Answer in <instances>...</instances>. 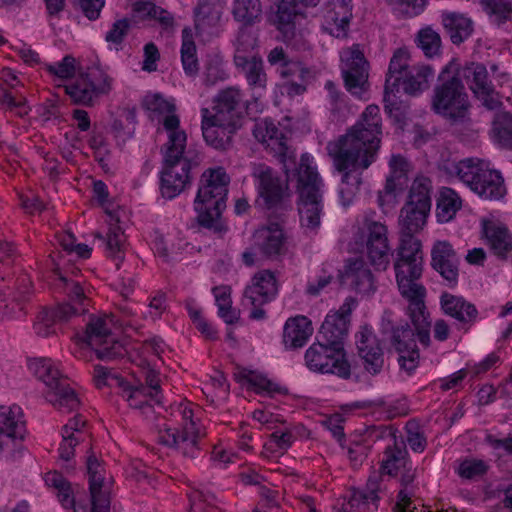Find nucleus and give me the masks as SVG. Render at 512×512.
Segmentation results:
<instances>
[{"mask_svg": "<svg viewBox=\"0 0 512 512\" xmlns=\"http://www.w3.org/2000/svg\"><path fill=\"white\" fill-rule=\"evenodd\" d=\"M429 213L430 210L406 202L399 215L400 234L414 236L421 231L426 225Z\"/></svg>", "mask_w": 512, "mask_h": 512, "instance_id": "obj_34", "label": "nucleus"}, {"mask_svg": "<svg viewBox=\"0 0 512 512\" xmlns=\"http://www.w3.org/2000/svg\"><path fill=\"white\" fill-rule=\"evenodd\" d=\"M185 420H190L191 427H185L183 430L176 428L160 429L158 433V441L160 444L179 451L184 457L195 458L199 451L198 433L193 431L194 422L192 420L193 411L185 407L182 410Z\"/></svg>", "mask_w": 512, "mask_h": 512, "instance_id": "obj_15", "label": "nucleus"}, {"mask_svg": "<svg viewBox=\"0 0 512 512\" xmlns=\"http://www.w3.org/2000/svg\"><path fill=\"white\" fill-rule=\"evenodd\" d=\"M238 380H245L251 386L257 389L258 392L265 391L267 393L278 392L279 387L277 384L269 380L262 374H257L251 370L243 369L239 373L235 374Z\"/></svg>", "mask_w": 512, "mask_h": 512, "instance_id": "obj_53", "label": "nucleus"}, {"mask_svg": "<svg viewBox=\"0 0 512 512\" xmlns=\"http://www.w3.org/2000/svg\"><path fill=\"white\" fill-rule=\"evenodd\" d=\"M252 176L258 181V193L267 208L276 207L289 196L287 180L265 164L255 165Z\"/></svg>", "mask_w": 512, "mask_h": 512, "instance_id": "obj_16", "label": "nucleus"}, {"mask_svg": "<svg viewBox=\"0 0 512 512\" xmlns=\"http://www.w3.org/2000/svg\"><path fill=\"white\" fill-rule=\"evenodd\" d=\"M244 62L245 63L235 62V65L245 74L248 84L252 88L265 89L267 85V75L264 71L261 57L245 59Z\"/></svg>", "mask_w": 512, "mask_h": 512, "instance_id": "obj_44", "label": "nucleus"}, {"mask_svg": "<svg viewBox=\"0 0 512 512\" xmlns=\"http://www.w3.org/2000/svg\"><path fill=\"white\" fill-rule=\"evenodd\" d=\"M407 203L431 210V181L429 178L420 176L413 181Z\"/></svg>", "mask_w": 512, "mask_h": 512, "instance_id": "obj_49", "label": "nucleus"}, {"mask_svg": "<svg viewBox=\"0 0 512 512\" xmlns=\"http://www.w3.org/2000/svg\"><path fill=\"white\" fill-rule=\"evenodd\" d=\"M345 276L350 279L351 285L360 294L370 295L376 290L374 276L361 260L351 263Z\"/></svg>", "mask_w": 512, "mask_h": 512, "instance_id": "obj_39", "label": "nucleus"}, {"mask_svg": "<svg viewBox=\"0 0 512 512\" xmlns=\"http://www.w3.org/2000/svg\"><path fill=\"white\" fill-rule=\"evenodd\" d=\"M146 390L144 386L132 387L127 383L123 386V391L127 394L129 405L136 409H151V404L147 400L149 396Z\"/></svg>", "mask_w": 512, "mask_h": 512, "instance_id": "obj_57", "label": "nucleus"}, {"mask_svg": "<svg viewBox=\"0 0 512 512\" xmlns=\"http://www.w3.org/2000/svg\"><path fill=\"white\" fill-rule=\"evenodd\" d=\"M394 269L400 294L409 302V316L416 325L421 342L427 347L430 344L431 323L424 303L426 290L423 285L417 283L423 271L420 240L412 235H400Z\"/></svg>", "mask_w": 512, "mask_h": 512, "instance_id": "obj_2", "label": "nucleus"}, {"mask_svg": "<svg viewBox=\"0 0 512 512\" xmlns=\"http://www.w3.org/2000/svg\"><path fill=\"white\" fill-rule=\"evenodd\" d=\"M25 435V421L20 407L0 405V452L11 448L9 459L15 461L23 453L21 441Z\"/></svg>", "mask_w": 512, "mask_h": 512, "instance_id": "obj_12", "label": "nucleus"}, {"mask_svg": "<svg viewBox=\"0 0 512 512\" xmlns=\"http://www.w3.org/2000/svg\"><path fill=\"white\" fill-rule=\"evenodd\" d=\"M112 79L99 69L87 75H81L74 83L65 86L66 93L72 101L80 105H91L99 94H106L111 89Z\"/></svg>", "mask_w": 512, "mask_h": 512, "instance_id": "obj_14", "label": "nucleus"}, {"mask_svg": "<svg viewBox=\"0 0 512 512\" xmlns=\"http://www.w3.org/2000/svg\"><path fill=\"white\" fill-rule=\"evenodd\" d=\"M144 105L148 110L159 112V113H168V116L175 115V105L165 100L161 95L155 94L152 96H147L144 101ZM167 115L164 117V119Z\"/></svg>", "mask_w": 512, "mask_h": 512, "instance_id": "obj_60", "label": "nucleus"}, {"mask_svg": "<svg viewBox=\"0 0 512 512\" xmlns=\"http://www.w3.org/2000/svg\"><path fill=\"white\" fill-rule=\"evenodd\" d=\"M61 280L67 283V293L69 297V302L77 304L78 306H81L82 312L88 311V299L84 295L83 288L80 286L77 282H71L69 283L68 280L65 277H61Z\"/></svg>", "mask_w": 512, "mask_h": 512, "instance_id": "obj_63", "label": "nucleus"}, {"mask_svg": "<svg viewBox=\"0 0 512 512\" xmlns=\"http://www.w3.org/2000/svg\"><path fill=\"white\" fill-rule=\"evenodd\" d=\"M494 137L503 147L512 149V114L501 112L493 120Z\"/></svg>", "mask_w": 512, "mask_h": 512, "instance_id": "obj_51", "label": "nucleus"}, {"mask_svg": "<svg viewBox=\"0 0 512 512\" xmlns=\"http://www.w3.org/2000/svg\"><path fill=\"white\" fill-rule=\"evenodd\" d=\"M46 69L51 75L61 79H68L75 74V58L71 55H66L61 62L57 65L47 64Z\"/></svg>", "mask_w": 512, "mask_h": 512, "instance_id": "obj_58", "label": "nucleus"}, {"mask_svg": "<svg viewBox=\"0 0 512 512\" xmlns=\"http://www.w3.org/2000/svg\"><path fill=\"white\" fill-rule=\"evenodd\" d=\"M487 465L482 460H466L459 466V475L465 479H473L485 474Z\"/></svg>", "mask_w": 512, "mask_h": 512, "instance_id": "obj_62", "label": "nucleus"}, {"mask_svg": "<svg viewBox=\"0 0 512 512\" xmlns=\"http://www.w3.org/2000/svg\"><path fill=\"white\" fill-rule=\"evenodd\" d=\"M382 119L377 105H369L344 135L327 144L333 166L341 174L340 200L349 206L362 184L363 171L376 161L381 146Z\"/></svg>", "mask_w": 512, "mask_h": 512, "instance_id": "obj_1", "label": "nucleus"}, {"mask_svg": "<svg viewBox=\"0 0 512 512\" xmlns=\"http://www.w3.org/2000/svg\"><path fill=\"white\" fill-rule=\"evenodd\" d=\"M108 321L112 324L117 322L114 314H106L103 317L91 315L84 336L80 338L95 351L97 358L102 361H110L124 354L122 344L112 337Z\"/></svg>", "mask_w": 512, "mask_h": 512, "instance_id": "obj_9", "label": "nucleus"}, {"mask_svg": "<svg viewBox=\"0 0 512 512\" xmlns=\"http://www.w3.org/2000/svg\"><path fill=\"white\" fill-rule=\"evenodd\" d=\"M106 213L110 216L109 231L105 238L106 249L111 257L118 260L116 265L119 267V263L124 259L125 235L121 227L117 225L119 218L111 211L107 210Z\"/></svg>", "mask_w": 512, "mask_h": 512, "instance_id": "obj_40", "label": "nucleus"}, {"mask_svg": "<svg viewBox=\"0 0 512 512\" xmlns=\"http://www.w3.org/2000/svg\"><path fill=\"white\" fill-rule=\"evenodd\" d=\"M448 172L450 175H456L483 199H500L505 194L504 180L500 172L489 169L480 159L466 158L453 163Z\"/></svg>", "mask_w": 512, "mask_h": 512, "instance_id": "obj_7", "label": "nucleus"}, {"mask_svg": "<svg viewBox=\"0 0 512 512\" xmlns=\"http://www.w3.org/2000/svg\"><path fill=\"white\" fill-rule=\"evenodd\" d=\"M277 73L284 80L283 87L289 96L301 95L306 90L311 71L302 62L291 60L277 68Z\"/></svg>", "mask_w": 512, "mask_h": 512, "instance_id": "obj_25", "label": "nucleus"}, {"mask_svg": "<svg viewBox=\"0 0 512 512\" xmlns=\"http://www.w3.org/2000/svg\"><path fill=\"white\" fill-rule=\"evenodd\" d=\"M229 183L230 177L224 168L206 170L201 176L194 202L198 224L216 234L227 230L221 214L226 207Z\"/></svg>", "mask_w": 512, "mask_h": 512, "instance_id": "obj_4", "label": "nucleus"}, {"mask_svg": "<svg viewBox=\"0 0 512 512\" xmlns=\"http://www.w3.org/2000/svg\"><path fill=\"white\" fill-rule=\"evenodd\" d=\"M379 476L372 474L363 491H355L350 500L342 505L341 512H351L353 509L359 512H373L378 508Z\"/></svg>", "mask_w": 512, "mask_h": 512, "instance_id": "obj_26", "label": "nucleus"}, {"mask_svg": "<svg viewBox=\"0 0 512 512\" xmlns=\"http://www.w3.org/2000/svg\"><path fill=\"white\" fill-rule=\"evenodd\" d=\"M243 95L238 88L228 87L218 92L213 107L205 115L227 127L240 129L245 115Z\"/></svg>", "mask_w": 512, "mask_h": 512, "instance_id": "obj_11", "label": "nucleus"}, {"mask_svg": "<svg viewBox=\"0 0 512 512\" xmlns=\"http://www.w3.org/2000/svg\"><path fill=\"white\" fill-rule=\"evenodd\" d=\"M415 42L417 47L422 50L427 58H432L440 54V35L430 27L421 29L416 35Z\"/></svg>", "mask_w": 512, "mask_h": 512, "instance_id": "obj_52", "label": "nucleus"}, {"mask_svg": "<svg viewBox=\"0 0 512 512\" xmlns=\"http://www.w3.org/2000/svg\"><path fill=\"white\" fill-rule=\"evenodd\" d=\"M278 293V284L274 273L270 270H262L256 273L251 284L248 285L243 293L244 303L251 305L254 309L250 313V318L261 320L265 318L266 312L261 307L271 302Z\"/></svg>", "mask_w": 512, "mask_h": 512, "instance_id": "obj_13", "label": "nucleus"}, {"mask_svg": "<svg viewBox=\"0 0 512 512\" xmlns=\"http://www.w3.org/2000/svg\"><path fill=\"white\" fill-rule=\"evenodd\" d=\"M442 24L453 44L464 42L473 32V22L470 18L456 12L444 13Z\"/></svg>", "mask_w": 512, "mask_h": 512, "instance_id": "obj_35", "label": "nucleus"}, {"mask_svg": "<svg viewBox=\"0 0 512 512\" xmlns=\"http://www.w3.org/2000/svg\"><path fill=\"white\" fill-rule=\"evenodd\" d=\"M208 108L201 110L202 114V134L206 143L219 151H227L233 147V136L239 130L236 127L230 128L222 123H217L213 119L205 116Z\"/></svg>", "mask_w": 512, "mask_h": 512, "instance_id": "obj_24", "label": "nucleus"}, {"mask_svg": "<svg viewBox=\"0 0 512 512\" xmlns=\"http://www.w3.org/2000/svg\"><path fill=\"white\" fill-rule=\"evenodd\" d=\"M483 231L491 250L496 256L501 259H508L512 255V235L507 228L485 224Z\"/></svg>", "mask_w": 512, "mask_h": 512, "instance_id": "obj_36", "label": "nucleus"}, {"mask_svg": "<svg viewBox=\"0 0 512 512\" xmlns=\"http://www.w3.org/2000/svg\"><path fill=\"white\" fill-rule=\"evenodd\" d=\"M254 137L275 150L279 155L284 156L287 150L284 134L276 127V125L265 120L264 122L255 124L253 128Z\"/></svg>", "mask_w": 512, "mask_h": 512, "instance_id": "obj_38", "label": "nucleus"}, {"mask_svg": "<svg viewBox=\"0 0 512 512\" xmlns=\"http://www.w3.org/2000/svg\"><path fill=\"white\" fill-rule=\"evenodd\" d=\"M130 28V21L127 18L115 21L111 29L106 33L105 40L113 44H121Z\"/></svg>", "mask_w": 512, "mask_h": 512, "instance_id": "obj_61", "label": "nucleus"}, {"mask_svg": "<svg viewBox=\"0 0 512 512\" xmlns=\"http://www.w3.org/2000/svg\"><path fill=\"white\" fill-rule=\"evenodd\" d=\"M482 4L498 25L512 18L510 0H482Z\"/></svg>", "mask_w": 512, "mask_h": 512, "instance_id": "obj_54", "label": "nucleus"}, {"mask_svg": "<svg viewBox=\"0 0 512 512\" xmlns=\"http://www.w3.org/2000/svg\"><path fill=\"white\" fill-rule=\"evenodd\" d=\"M460 76L467 81L472 93L492 84L487 68L481 63L470 62L460 67Z\"/></svg>", "mask_w": 512, "mask_h": 512, "instance_id": "obj_45", "label": "nucleus"}, {"mask_svg": "<svg viewBox=\"0 0 512 512\" xmlns=\"http://www.w3.org/2000/svg\"><path fill=\"white\" fill-rule=\"evenodd\" d=\"M461 208V199L451 188H443L437 203V218L440 222L450 221Z\"/></svg>", "mask_w": 512, "mask_h": 512, "instance_id": "obj_50", "label": "nucleus"}, {"mask_svg": "<svg viewBox=\"0 0 512 512\" xmlns=\"http://www.w3.org/2000/svg\"><path fill=\"white\" fill-rule=\"evenodd\" d=\"M410 319H412V318L410 317ZM411 321H413V320H411ZM412 323H414V322H412ZM413 326H414V329H412L408 323H405L404 325H401V326H398L395 328L393 326H391L392 344L399 353H404L405 351H408L411 349H417L416 342H415V336H417L419 342L421 344H423L420 340L416 325L413 324Z\"/></svg>", "mask_w": 512, "mask_h": 512, "instance_id": "obj_48", "label": "nucleus"}, {"mask_svg": "<svg viewBox=\"0 0 512 512\" xmlns=\"http://www.w3.org/2000/svg\"><path fill=\"white\" fill-rule=\"evenodd\" d=\"M391 174L386 180L383 191L378 194V202L383 206L392 202L398 192H402L408 185L409 164L401 155H392L390 162Z\"/></svg>", "mask_w": 512, "mask_h": 512, "instance_id": "obj_23", "label": "nucleus"}, {"mask_svg": "<svg viewBox=\"0 0 512 512\" xmlns=\"http://www.w3.org/2000/svg\"><path fill=\"white\" fill-rule=\"evenodd\" d=\"M398 363L400 368L408 375H411L419 363V352L417 349H411L404 353H399Z\"/></svg>", "mask_w": 512, "mask_h": 512, "instance_id": "obj_64", "label": "nucleus"}, {"mask_svg": "<svg viewBox=\"0 0 512 512\" xmlns=\"http://www.w3.org/2000/svg\"><path fill=\"white\" fill-rule=\"evenodd\" d=\"M473 95L476 100L479 101V103L487 110L493 111L502 108V97L499 92L495 90L493 84L478 90L477 92L473 93Z\"/></svg>", "mask_w": 512, "mask_h": 512, "instance_id": "obj_55", "label": "nucleus"}, {"mask_svg": "<svg viewBox=\"0 0 512 512\" xmlns=\"http://www.w3.org/2000/svg\"><path fill=\"white\" fill-rule=\"evenodd\" d=\"M332 10L329 12L328 23L325 27L332 36L340 38L347 35L350 20L352 18V0H330Z\"/></svg>", "mask_w": 512, "mask_h": 512, "instance_id": "obj_29", "label": "nucleus"}, {"mask_svg": "<svg viewBox=\"0 0 512 512\" xmlns=\"http://www.w3.org/2000/svg\"><path fill=\"white\" fill-rule=\"evenodd\" d=\"M387 233V227L380 222L370 221L366 224V254L377 270H386L390 263L391 249Z\"/></svg>", "mask_w": 512, "mask_h": 512, "instance_id": "obj_19", "label": "nucleus"}, {"mask_svg": "<svg viewBox=\"0 0 512 512\" xmlns=\"http://www.w3.org/2000/svg\"><path fill=\"white\" fill-rule=\"evenodd\" d=\"M49 310L56 322H68L73 317L85 313L81 311V306L71 302L59 304L57 307Z\"/></svg>", "mask_w": 512, "mask_h": 512, "instance_id": "obj_59", "label": "nucleus"}, {"mask_svg": "<svg viewBox=\"0 0 512 512\" xmlns=\"http://www.w3.org/2000/svg\"><path fill=\"white\" fill-rule=\"evenodd\" d=\"M255 239L258 248L266 257L278 256L284 250L285 237L278 224L259 229Z\"/></svg>", "mask_w": 512, "mask_h": 512, "instance_id": "obj_31", "label": "nucleus"}, {"mask_svg": "<svg viewBox=\"0 0 512 512\" xmlns=\"http://www.w3.org/2000/svg\"><path fill=\"white\" fill-rule=\"evenodd\" d=\"M355 303L353 298H347L338 312L326 316L318 335L322 341L339 349H344L343 341L348 333L350 315Z\"/></svg>", "mask_w": 512, "mask_h": 512, "instance_id": "obj_20", "label": "nucleus"}, {"mask_svg": "<svg viewBox=\"0 0 512 512\" xmlns=\"http://www.w3.org/2000/svg\"><path fill=\"white\" fill-rule=\"evenodd\" d=\"M234 63H245V59L258 57L255 50L258 47V30L253 25L242 24L234 41Z\"/></svg>", "mask_w": 512, "mask_h": 512, "instance_id": "obj_33", "label": "nucleus"}, {"mask_svg": "<svg viewBox=\"0 0 512 512\" xmlns=\"http://www.w3.org/2000/svg\"><path fill=\"white\" fill-rule=\"evenodd\" d=\"M304 358L306 366L311 371L330 373L343 379L351 376V366L344 349L329 345L320 339L306 350Z\"/></svg>", "mask_w": 512, "mask_h": 512, "instance_id": "obj_10", "label": "nucleus"}, {"mask_svg": "<svg viewBox=\"0 0 512 512\" xmlns=\"http://www.w3.org/2000/svg\"><path fill=\"white\" fill-rule=\"evenodd\" d=\"M86 467L91 498L90 512H109L111 485L105 480L102 464L93 452L87 457Z\"/></svg>", "mask_w": 512, "mask_h": 512, "instance_id": "obj_18", "label": "nucleus"}, {"mask_svg": "<svg viewBox=\"0 0 512 512\" xmlns=\"http://www.w3.org/2000/svg\"><path fill=\"white\" fill-rule=\"evenodd\" d=\"M399 92L400 85L389 87V84H385L383 102L384 110L388 116L394 123L402 127L407 122L409 106L400 99Z\"/></svg>", "mask_w": 512, "mask_h": 512, "instance_id": "obj_37", "label": "nucleus"}, {"mask_svg": "<svg viewBox=\"0 0 512 512\" xmlns=\"http://www.w3.org/2000/svg\"><path fill=\"white\" fill-rule=\"evenodd\" d=\"M45 483L57 491V498L64 508H74L75 498L71 484L61 473L57 471L48 472L45 475Z\"/></svg>", "mask_w": 512, "mask_h": 512, "instance_id": "obj_46", "label": "nucleus"}, {"mask_svg": "<svg viewBox=\"0 0 512 512\" xmlns=\"http://www.w3.org/2000/svg\"><path fill=\"white\" fill-rule=\"evenodd\" d=\"M441 307L445 314L455 318L464 325H472L478 316L474 304L466 301L461 296L443 293L441 296Z\"/></svg>", "mask_w": 512, "mask_h": 512, "instance_id": "obj_27", "label": "nucleus"}, {"mask_svg": "<svg viewBox=\"0 0 512 512\" xmlns=\"http://www.w3.org/2000/svg\"><path fill=\"white\" fill-rule=\"evenodd\" d=\"M56 320L51 314L50 310L44 308L39 312L35 322L33 323V331L34 333L41 338L49 337L56 333L54 328Z\"/></svg>", "mask_w": 512, "mask_h": 512, "instance_id": "obj_56", "label": "nucleus"}, {"mask_svg": "<svg viewBox=\"0 0 512 512\" xmlns=\"http://www.w3.org/2000/svg\"><path fill=\"white\" fill-rule=\"evenodd\" d=\"M308 154L301 156L297 168L298 213L303 228L314 231L320 226L323 211V182Z\"/></svg>", "mask_w": 512, "mask_h": 512, "instance_id": "obj_6", "label": "nucleus"}, {"mask_svg": "<svg viewBox=\"0 0 512 512\" xmlns=\"http://www.w3.org/2000/svg\"><path fill=\"white\" fill-rule=\"evenodd\" d=\"M356 346L365 370L372 375L380 373L384 365L383 349L371 329L363 327L356 334Z\"/></svg>", "mask_w": 512, "mask_h": 512, "instance_id": "obj_22", "label": "nucleus"}, {"mask_svg": "<svg viewBox=\"0 0 512 512\" xmlns=\"http://www.w3.org/2000/svg\"><path fill=\"white\" fill-rule=\"evenodd\" d=\"M180 120L177 115L163 119V126L169 132L167 148L161 171L162 196L172 199L179 195L190 184V170L198 163L184 156L187 136L179 129Z\"/></svg>", "mask_w": 512, "mask_h": 512, "instance_id": "obj_3", "label": "nucleus"}, {"mask_svg": "<svg viewBox=\"0 0 512 512\" xmlns=\"http://www.w3.org/2000/svg\"><path fill=\"white\" fill-rule=\"evenodd\" d=\"M431 266L448 283L455 287L458 283L459 258L448 241H437L431 250Z\"/></svg>", "mask_w": 512, "mask_h": 512, "instance_id": "obj_21", "label": "nucleus"}, {"mask_svg": "<svg viewBox=\"0 0 512 512\" xmlns=\"http://www.w3.org/2000/svg\"><path fill=\"white\" fill-rule=\"evenodd\" d=\"M231 13L241 24L254 25L262 18L260 0H234Z\"/></svg>", "mask_w": 512, "mask_h": 512, "instance_id": "obj_42", "label": "nucleus"}, {"mask_svg": "<svg viewBox=\"0 0 512 512\" xmlns=\"http://www.w3.org/2000/svg\"><path fill=\"white\" fill-rule=\"evenodd\" d=\"M195 27L197 30H205L216 26L222 15L219 5L208 0H202L198 3L194 11Z\"/></svg>", "mask_w": 512, "mask_h": 512, "instance_id": "obj_47", "label": "nucleus"}, {"mask_svg": "<svg viewBox=\"0 0 512 512\" xmlns=\"http://www.w3.org/2000/svg\"><path fill=\"white\" fill-rule=\"evenodd\" d=\"M470 107L469 95L460 76V66L450 62L437 77L431 109L435 114L457 123L468 116Z\"/></svg>", "mask_w": 512, "mask_h": 512, "instance_id": "obj_5", "label": "nucleus"}, {"mask_svg": "<svg viewBox=\"0 0 512 512\" xmlns=\"http://www.w3.org/2000/svg\"><path fill=\"white\" fill-rule=\"evenodd\" d=\"M342 77L345 87L353 95H361L368 89V62L358 46L346 51L343 58Z\"/></svg>", "mask_w": 512, "mask_h": 512, "instance_id": "obj_17", "label": "nucleus"}, {"mask_svg": "<svg viewBox=\"0 0 512 512\" xmlns=\"http://www.w3.org/2000/svg\"><path fill=\"white\" fill-rule=\"evenodd\" d=\"M319 0H281L276 15L277 28L285 35L293 32V21L306 7H315Z\"/></svg>", "mask_w": 512, "mask_h": 512, "instance_id": "obj_28", "label": "nucleus"}, {"mask_svg": "<svg viewBox=\"0 0 512 512\" xmlns=\"http://www.w3.org/2000/svg\"><path fill=\"white\" fill-rule=\"evenodd\" d=\"M181 62L185 74L189 77H196L199 73V61L197 49L190 29L182 31Z\"/></svg>", "mask_w": 512, "mask_h": 512, "instance_id": "obj_41", "label": "nucleus"}, {"mask_svg": "<svg viewBox=\"0 0 512 512\" xmlns=\"http://www.w3.org/2000/svg\"><path fill=\"white\" fill-rule=\"evenodd\" d=\"M411 67L408 50L406 48L396 49L390 59L385 84H389V87L400 85L402 78Z\"/></svg>", "mask_w": 512, "mask_h": 512, "instance_id": "obj_43", "label": "nucleus"}, {"mask_svg": "<svg viewBox=\"0 0 512 512\" xmlns=\"http://www.w3.org/2000/svg\"><path fill=\"white\" fill-rule=\"evenodd\" d=\"M433 76L434 71L430 65L412 66L402 78L400 86L404 93L416 96L429 88Z\"/></svg>", "mask_w": 512, "mask_h": 512, "instance_id": "obj_32", "label": "nucleus"}, {"mask_svg": "<svg viewBox=\"0 0 512 512\" xmlns=\"http://www.w3.org/2000/svg\"><path fill=\"white\" fill-rule=\"evenodd\" d=\"M311 322L305 316H297L287 320L283 331V343L286 348L303 347L312 335Z\"/></svg>", "mask_w": 512, "mask_h": 512, "instance_id": "obj_30", "label": "nucleus"}, {"mask_svg": "<svg viewBox=\"0 0 512 512\" xmlns=\"http://www.w3.org/2000/svg\"><path fill=\"white\" fill-rule=\"evenodd\" d=\"M30 370L46 386L45 399L57 410L72 412L79 407L80 401L68 379L57 369L51 359H33Z\"/></svg>", "mask_w": 512, "mask_h": 512, "instance_id": "obj_8", "label": "nucleus"}]
</instances>
